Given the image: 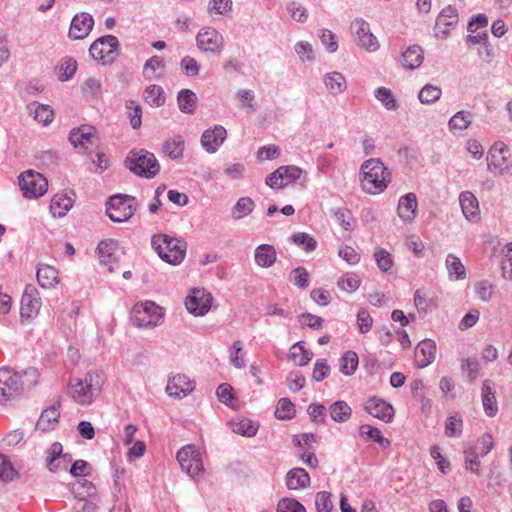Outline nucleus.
<instances>
[{
    "instance_id": "nucleus-20",
    "label": "nucleus",
    "mask_w": 512,
    "mask_h": 512,
    "mask_svg": "<svg viewBox=\"0 0 512 512\" xmlns=\"http://www.w3.org/2000/svg\"><path fill=\"white\" fill-rule=\"evenodd\" d=\"M227 131L221 125L208 129L201 136V144L208 153H215L226 139Z\"/></svg>"
},
{
    "instance_id": "nucleus-43",
    "label": "nucleus",
    "mask_w": 512,
    "mask_h": 512,
    "mask_svg": "<svg viewBox=\"0 0 512 512\" xmlns=\"http://www.w3.org/2000/svg\"><path fill=\"white\" fill-rule=\"evenodd\" d=\"M361 436H365L372 441L378 443L382 448L386 449L390 447L391 441L382 435V432L377 427H373L367 424L361 425L359 428Z\"/></svg>"
},
{
    "instance_id": "nucleus-27",
    "label": "nucleus",
    "mask_w": 512,
    "mask_h": 512,
    "mask_svg": "<svg viewBox=\"0 0 512 512\" xmlns=\"http://www.w3.org/2000/svg\"><path fill=\"white\" fill-rule=\"evenodd\" d=\"M285 480L290 490L304 489L310 485V476L303 468H292L287 472Z\"/></svg>"
},
{
    "instance_id": "nucleus-38",
    "label": "nucleus",
    "mask_w": 512,
    "mask_h": 512,
    "mask_svg": "<svg viewBox=\"0 0 512 512\" xmlns=\"http://www.w3.org/2000/svg\"><path fill=\"white\" fill-rule=\"evenodd\" d=\"M312 357L313 353L306 349L301 341L293 344L290 348L289 358L297 366L307 365L311 361Z\"/></svg>"
},
{
    "instance_id": "nucleus-21",
    "label": "nucleus",
    "mask_w": 512,
    "mask_h": 512,
    "mask_svg": "<svg viewBox=\"0 0 512 512\" xmlns=\"http://www.w3.org/2000/svg\"><path fill=\"white\" fill-rule=\"evenodd\" d=\"M436 343L431 339H424L415 348V362L418 368H425L436 358Z\"/></svg>"
},
{
    "instance_id": "nucleus-52",
    "label": "nucleus",
    "mask_w": 512,
    "mask_h": 512,
    "mask_svg": "<svg viewBox=\"0 0 512 512\" xmlns=\"http://www.w3.org/2000/svg\"><path fill=\"white\" fill-rule=\"evenodd\" d=\"M361 283L360 277L355 273H346L338 279V287L348 293L356 291Z\"/></svg>"
},
{
    "instance_id": "nucleus-16",
    "label": "nucleus",
    "mask_w": 512,
    "mask_h": 512,
    "mask_svg": "<svg viewBox=\"0 0 512 512\" xmlns=\"http://www.w3.org/2000/svg\"><path fill=\"white\" fill-rule=\"evenodd\" d=\"M46 467L50 472L66 470L69 462L72 461L70 453H63V446L60 442H54L47 450Z\"/></svg>"
},
{
    "instance_id": "nucleus-58",
    "label": "nucleus",
    "mask_w": 512,
    "mask_h": 512,
    "mask_svg": "<svg viewBox=\"0 0 512 512\" xmlns=\"http://www.w3.org/2000/svg\"><path fill=\"white\" fill-rule=\"evenodd\" d=\"M277 512H306V509L293 498H283L278 502Z\"/></svg>"
},
{
    "instance_id": "nucleus-17",
    "label": "nucleus",
    "mask_w": 512,
    "mask_h": 512,
    "mask_svg": "<svg viewBox=\"0 0 512 512\" xmlns=\"http://www.w3.org/2000/svg\"><path fill=\"white\" fill-rule=\"evenodd\" d=\"M364 410L371 416L378 418L385 423L392 422L395 414L394 408L391 404L376 397H372L365 402Z\"/></svg>"
},
{
    "instance_id": "nucleus-26",
    "label": "nucleus",
    "mask_w": 512,
    "mask_h": 512,
    "mask_svg": "<svg viewBox=\"0 0 512 512\" xmlns=\"http://www.w3.org/2000/svg\"><path fill=\"white\" fill-rule=\"evenodd\" d=\"M74 198L68 193H57L53 196L50 203V212L53 217H63L72 208Z\"/></svg>"
},
{
    "instance_id": "nucleus-10",
    "label": "nucleus",
    "mask_w": 512,
    "mask_h": 512,
    "mask_svg": "<svg viewBox=\"0 0 512 512\" xmlns=\"http://www.w3.org/2000/svg\"><path fill=\"white\" fill-rule=\"evenodd\" d=\"M19 187L26 198H38L47 191V179L40 173L27 170L19 176Z\"/></svg>"
},
{
    "instance_id": "nucleus-25",
    "label": "nucleus",
    "mask_w": 512,
    "mask_h": 512,
    "mask_svg": "<svg viewBox=\"0 0 512 512\" xmlns=\"http://www.w3.org/2000/svg\"><path fill=\"white\" fill-rule=\"evenodd\" d=\"M481 390L484 412L488 417H494L498 413L494 383L489 379L484 380Z\"/></svg>"
},
{
    "instance_id": "nucleus-30",
    "label": "nucleus",
    "mask_w": 512,
    "mask_h": 512,
    "mask_svg": "<svg viewBox=\"0 0 512 512\" xmlns=\"http://www.w3.org/2000/svg\"><path fill=\"white\" fill-rule=\"evenodd\" d=\"M424 60V53L419 45L408 47L402 54V65L406 69L414 70L418 68Z\"/></svg>"
},
{
    "instance_id": "nucleus-51",
    "label": "nucleus",
    "mask_w": 512,
    "mask_h": 512,
    "mask_svg": "<svg viewBox=\"0 0 512 512\" xmlns=\"http://www.w3.org/2000/svg\"><path fill=\"white\" fill-rule=\"evenodd\" d=\"M295 412V405L288 398H281L277 403L275 416L280 420H289L294 417Z\"/></svg>"
},
{
    "instance_id": "nucleus-35",
    "label": "nucleus",
    "mask_w": 512,
    "mask_h": 512,
    "mask_svg": "<svg viewBox=\"0 0 512 512\" xmlns=\"http://www.w3.org/2000/svg\"><path fill=\"white\" fill-rule=\"evenodd\" d=\"M324 84L333 95L341 94L347 88L345 77L339 72H330L325 74Z\"/></svg>"
},
{
    "instance_id": "nucleus-45",
    "label": "nucleus",
    "mask_w": 512,
    "mask_h": 512,
    "mask_svg": "<svg viewBox=\"0 0 512 512\" xmlns=\"http://www.w3.org/2000/svg\"><path fill=\"white\" fill-rule=\"evenodd\" d=\"M58 79L62 82L71 79L77 70V62L72 57L63 58L57 67Z\"/></svg>"
},
{
    "instance_id": "nucleus-9",
    "label": "nucleus",
    "mask_w": 512,
    "mask_h": 512,
    "mask_svg": "<svg viewBox=\"0 0 512 512\" xmlns=\"http://www.w3.org/2000/svg\"><path fill=\"white\" fill-rule=\"evenodd\" d=\"M177 461L181 469L193 479H198L204 473L201 454L194 445H186L177 452Z\"/></svg>"
},
{
    "instance_id": "nucleus-11",
    "label": "nucleus",
    "mask_w": 512,
    "mask_h": 512,
    "mask_svg": "<svg viewBox=\"0 0 512 512\" xmlns=\"http://www.w3.org/2000/svg\"><path fill=\"white\" fill-rule=\"evenodd\" d=\"M350 31L356 44L368 52L379 49L377 38L371 32L370 25L362 18H356L351 22Z\"/></svg>"
},
{
    "instance_id": "nucleus-60",
    "label": "nucleus",
    "mask_w": 512,
    "mask_h": 512,
    "mask_svg": "<svg viewBox=\"0 0 512 512\" xmlns=\"http://www.w3.org/2000/svg\"><path fill=\"white\" fill-rule=\"evenodd\" d=\"M183 73L188 77H195L199 74L200 64L190 56H185L180 62Z\"/></svg>"
},
{
    "instance_id": "nucleus-19",
    "label": "nucleus",
    "mask_w": 512,
    "mask_h": 512,
    "mask_svg": "<svg viewBox=\"0 0 512 512\" xmlns=\"http://www.w3.org/2000/svg\"><path fill=\"white\" fill-rule=\"evenodd\" d=\"M97 255L102 264L109 267V271H113L112 265L117 263L120 258L118 243L114 239H105L99 242Z\"/></svg>"
},
{
    "instance_id": "nucleus-32",
    "label": "nucleus",
    "mask_w": 512,
    "mask_h": 512,
    "mask_svg": "<svg viewBox=\"0 0 512 512\" xmlns=\"http://www.w3.org/2000/svg\"><path fill=\"white\" fill-rule=\"evenodd\" d=\"M177 104L182 113L193 114L197 105V96L190 89H182L178 92Z\"/></svg>"
},
{
    "instance_id": "nucleus-22",
    "label": "nucleus",
    "mask_w": 512,
    "mask_h": 512,
    "mask_svg": "<svg viewBox=\"0 0 512 512\" xmlns=\"http://www.w3.org/2000/svg\"><path fill=\"white\" fill-rule=\"evenodd\" d=\"M194 390V384L187 381L186 376H174L166 387V392L170 397L181 399L189 395Z\"/></svg>"
},
{
    "instance_id": "nucleus-3",
    "label": "nucleus",
    "mask_w": 512,
    "mask_h": 512,
    "mask_svg": "<svg viewBox=\"0 0 512 512\" xmlns=\"http://www.w3.org/2000/svg\"><path fill=\"white\" fill-rule=\"evenodd\" d=\"M361 186L364 192L378 194L391 182V173L379 158H370L360 167Z\"/></svg>"
},
{
    "instance_id": "nucleus-41",
    "label": "nucleus",
    "mask_w": 512,
    "mask_h": 512,
    "mask_svg": "<svg viewBox=\"0 0 512 512\" xmlns=\"http://www.w3.org/2000/svg\"><path fill=\"white\" fill-rule=\"evenodd\" d=\"M143 96L150 106L160 107L165 103L164 90L159 85L151 84L147 86Z\"/></svg>"
},
{
    "instance_id": "nucleus-46",
    "label": "nucleus",
    "mask_w": 512,
    "mask_h": 512,
    "mask_svg": "<svg viewBox=\"0 0 512 512\" xmlns=\"http://www.w3.org/2000/svg\"><path fill=\"white\" fill-rule=\"evenodd\" d=\"M463 430V419L455 413L450 415L445 421V435L449 438L460 437Z\"/></svg>"
},
{
    "instance_id": "nucleus-18",
    "label": "nucleus",
    "mask_w": 512,
    "mask_h": 512,
    "mask_svg": "<svg viewBox=\"0 0 512 512\" xmlns=\"http://www.w3.org/2000/svg\"><path fill=\"white\" fill-rule=\"evenodd\" d=\"M210 294H205L204 291L194 290L192 294L188 295L185 300V306L189 313L195 316L205 315L211 306Z\"/></svg>"
},
{
    "instance_id": "nucleus-5",
    "label": "nucleus",
    "mask_w": 512,
    "mask_h": 512,
    "mask_svg": "<svg viewBox=\"0 0 512 512\" xmlns=\"http://www.w3.org/2000/svg\"><path fill=\"white\" fill-rule=\"evenodd\" d=\"M126 167L135 175L152 179L160 170V165L153 153L148 151H131L125 159Z\"/></svg>"
},
{
    "instance_id": "nucleus-15",
    "label": "nucleus",
    "mask_w": 512,
    "mask_h": 512,
    "mask_svg": "<svg viewBox=\"0 0 512 512\" xmlns=\"http://www.w3.org/2000/svg\"><path fill=\"white\" fill-rule=\"evenodd\" d=\"M459 15L455 7L448 5L441 10L436 18L434 27L435 36L438 38H445L450 32V28L458 24Z\"/></svg>"
},
{
    "instance_id": "nucleus-6",
    "label": "nucleus",
    "mask_w": 512,
    "mask_h": 512,
    "mask_svg": "<svg viewBox=\"0 0 512 512\" xmlns=\"http://www.w3.org/2000/svg\"><path fill=\"white\" fill-rule=\"evenodd\" d=\"M138 207L136 197L127 194H115L106 202V214L113 222H125L129 220Z\"/></svg>"
},
{
    "instance_id": "nucleus-14",
    "label": "nucleus",
    "mask_w": 512,
    "mask_h": 512,
    "mask_svg": "<svg viewBox=\"0 0 512 512\" xmlns=\"http://www.w3.org/2000/svg\"><path fill=\"white\" fill-rule=\"evenodd\" d=\"M94 27V19L91 14L87 12H80L73 16L69 31L68 38L71 40L85 39Z\"/></svg>"
},
{
    "instance_id": "nucleus-28",
    "label": "nucleus",
    "mask_w": 512,
    "mask_h": 512,
    "mask_svg": "<svg viewBox=\"0 0 512 512\" xmlns=\"http://www.w3.org/2000/svg\"><path fill=\"white\" fill-rule=\"evenodd\" d=\"M93 138L94 128L89 126L74 128L69 133V141L75 148H86L88 144H92Z\"/></svg>"
},
{
    "instance_id": "nucleus-24",
    "label": "nucleus",
    "mask_w": 512,
    "mask_h": 512,
    "mask_svg": "<svg viewBox=\"0 0 512 512\" xmlns=\"http://www.w3.org/2000/svg\"><path fill=\"white\" fill-rule=\"evenodd\" d=\"M459 202L465 218L470 222L480 219V211L477 198L470 192L464 191L459 195Z\"/></svg>"
},
{
    "instance_id": "nucleus-4",
    "label": "nucleus",
    "mask_w": 512,
    "mask_h": 512,
    "mask_svg": "<svg viewBox=\"0 0 512 512\" xmlns=\"http://www.w3.org/2000/svg\"><path fill=\"white\" fill-rule=\"evenodd\" d=\"M151 245L158 256L168 264L179 265L186 255V242L167 234H155Z\"/></svg>"
},
{
    "instance_id": "nucleus-48",
    "label": "nucleus",
    "mask_w": 512,
    "mask_h": 512,
    "mask_svg": "<svg viewBox=\"0 0 512 512\" xmlns=\"http://www.w3.org/2000/svg\"><path fill=\"white\" fill-rule=\"evenodd\" d=\"M445 264L450 277L453 275H455L456 279H464L466 277V269L459 257L454 254H448Z\"/></svg>"
},
{
    "instance_id": "nucleus-49",
    "label": "nucleus",
    "mask_w": 512,
    "mask_h": 512,
    "mask_svg": "<svg viewBox=\"0 0 512 512\" xmlns=\"http://www.w3.org/2000/svg\"><path fill=\"white\" fill-rule=\"evenodd\" d=\"M290 241L298 247H301L306 252H312L317 247V241L315 238L305 232L294 233L290 237Z\"/></svg>"
},
{
    "instance_id": "nucleus-64",
    "label": "nucleus",
    "mask_w": 512,
    "mask_h": 512,
    "mask_svg": "<svg viewBox=\"0 0 512 512\" xmlns=\"http://www.w3.org/2000/svg\"><path fill=\"white\" fill-rule=\"evenodd\" d=\"M475 292L480 300L488 302L493 295V285L488 280H481L476 283Z\"/></svg>"
},
{
    "instance_id": "nucleus-50",
    "label": "nucleus",
    "mask_w": 512,
    "mask_h": 512,
    "mask_svg": "<svg viewBox=\"0 0 512 512\" xmlns=\"http://www.w3.org/2000/svg\"><path fill=\"white\" fill-rule=\"evenodd\" d=\"M442 90L440 87L426 84L419 92L418 98L422 104H432L440 99Z\"/></svg>"
},
{
    "instance_id": "nucleus-29",
    "label": "nucleus",
    "mask_w": 512,
    "mask_h": 512,
    "mask_svg": "<svg viewBox=\"0 0 512 512\" xmlns=\"http://www.w3.org/2000/svg\"><path fill=\"white\" fill-rule=\"evenodd\" d=\"M254 257L258 266L269 268L275 263L277 254L272 245L261 244L256 247Z\"/></svg>"
},
{
    "instance_id": "nucleus-7",
    "label": "nucleus",
    "mask_w": 512,
    "mask_h": 512,
    "mask_svg": "<svg viewBox=\"0 0 512 512\" xmlns=\"http://www.w3.org/2000/svg\"><path fill=\"white\" fill-rule=\"evenodd\" d=\"M119 40L114 35H105L96 39L89 48L90 56L103 65L112 64L119 55Z\"/></svg>"
},
{
    "instance_id": "nucleus-44",
    "label": "nucleus",
    "mask_w": 512,
    "mask_h": 512,
    "mask_svg": "<svg viewBox=\"0 0 512 512\" xmlns=\"http://www.w3.org/2000/svg\"><path fill=\"white\" fill-rule=\"evenodd\" d=\"M358 363L357 353L349 350L340 358V372L346 376H351L356 371Z\"/></svg>"
},
{
    "instance_id": "nucleus-53",
    "label": "nucleus",
    "mask_w": 512,
    "mask_h": 512,
    "mask_svg": "<svg viewBox=\"0 0 512 512\" xmlns=\"http://www.w3.org/2000/svg\"><path fill=\"white\" fill-rule=\"evenodd\" d=\"M374 95L387 110L393 111L398 108V103L390 89L386 87H379L375 90Z\"/></svg>"
},
{
    "instance_id": "nucleus-62",
    "label": "nucleus",
    "mask_w": 512,
    "mask_h": 512,
    "mask_svg": "<svg viewBox=\"0 0 512 512\" xmlns=\"http://www.w3.org/2000/svg\"><path fill=\"white\" fill-rule=\"evenodd\" d=\"M461 369L467 372L469 382L473 383L479 374V362L474 358H465L462 360Z\"/></svg>"
},
{
    "instance_id": "nucleus-63",
    "label": "nucleus",
    "mask_w": 512,
    "mask_h": 512,
    "mask_svg": "<svg viewBox=\"0 0 512 512\" xmlns=\"http://www.w3.org/2000/svg\"><path fill=\"white\" fill-rule=\"evenodd\" d=\"M315 506L317 512H331L333 508L331 494L327 491L318 492L315 497Z\"/></svg>"
},
{
    "instance_id": "nucleus-59",
    "label": "nucleus",
    "mask_w": 512,
    "mask_h": 512,
    "mask_svg": "<svg viewBox=\"0 0 512 512\" xmlns=\"http://www.w3.org/2000/svg\"><path fill=\"white\" fill-rule=\"evenodd\" d=\"M333 216L337 223L346 231L351 230L352 213L347 208H338L333 212Z\"/></svg>"
},
{
    "instance_id": "nucleus-56",
    "label": "nucleus",
    "mask_w": 512,
    "mask_h": 512,
    "mask_svg": "<svg viewBox=\"0 0 512 512\" xmlns=\"http://www.w3.org/2000/svg\"><path fill=\"white\" fill-rule=\"evenodd\" d=\"M494 441L490 434H484L478 438L474 446L469 447V450H474L479 456L487 455L493 448Z\"/></svg>"
},
{
    "instance_id": "nucleus-40",
    "label": "nucleus",
    "mask_w": 512,
    "mask_h": 512,
    "mask_svg": "<svg viewBox=\"0 0 512 512\" xmlns=\"http://www.w3.org/2000/svg\"><path fill=\"white\" fill-rule=\"evenodd\" d=\"M59 417L60 412L58 408L55 405H52L42 412L37 421L36 428L41 431H48L52 429L54 423L58 421Z\"/></svg>"
},
{
    "instance_id": "nucleus-2",
    "label": "nucleus",
    "mask_w": 512,
    "mask_h": 512,
    "mask_svg": "<svg viewBox=\"0 0 512 512\" xmlns=\"http://www.w3.org/2000/svg\"><path fill=\"white\" fill-rule=\"evenodd\" d=\"M104 384L102 373L96 371L87 372L84 378H73L68 383V394L82 406H88L94 402L101 392Z\"/></svg>"
},
{
    "instance_id": "nucleus-8",
    "label": "nucleus",
    "mask_w": 512,
    "mask_h": 512,
    "mask_svg": "<svg viewBox=\"0 0 512 512\" xmlns=\"http://www.w3.org/2000/svg\"><path fill=\"white\" fill-rule=\"evenodd\" d=\"M131 320L137 327H156L163 321L162 308L152 301L135 305L131 312Z\"/></svg>"
},
{
    "instance_id": "nucleus-34",
    "label": "nucleus",
    "mask_w": 512,
    "mask_h": 512,
    "mask_svg": "<svg viewBox=\"0 0 512 512\" xmlns=\"http://www.w3.org/2000/svg\"><path fill=\"white\" fill-rule=\"evenodd\" d=\"M185 142L181 136L168 139L163 144V152L171 160L183 158Z\"/></svg>"
},
{
    "instance_id": "nucleus-33",
    "label": "nucleus",
    "mask_w": 512,
    "mask_h": 512,
    "mask_svg": "<svg viewBox=\"0 0 512 512\" xmlns=\"http://www.w3.org/2000/svg\"><path fill=\"white\" fill-rule=\"evenodd\" d=\"M37 281L42 288H51L58 283V271L50 265H41L37 269Z\"/></svg>"
},
{
    "instance_id": "nucleus-23",
    "label": "nucleus",
    "mask_w": 512,
    "mask_h": 512,
    "mask_svg": "<svg viewBox=\"0 0 512 512\" xmlns=\"http://www.w3.org/2000/svg\"><path fill=\"white\" fill-rule=\"evenodd\" d=\"M398 216L404 222H412L417 212V197L413 192H409L400 197L397 207Z\"/></svg>"
},
{
    "instance_id": "nucleus-39",
    "label": "nucleus",
    "mask_w": 512,
    "mask_h": 512,
    "mask_svg": "<svg viewBox=\"0 0 512 512\" xmlns=\"http://www.w3.org/2000/svg\"><path fill=\"white\" fill-rule=\"evenodd\" d=\"M255 208V202L250 197H241L237 200L231 209V217L234 220H240L250 215Z\"/></svg>"
},
{
    "instance_id": "nucleus-36",
    "label": "nucleus",
    "mask_w": 512,
    "mask_h": 512,
    "mask_svg": "<svg viewBox=\"0 0 512 512\" xmlns=\"http://www.w3.org/2000/svg\"><path fill=\"white\" fill-rule=\"evenodd\" d=\"M72 493L74 494L75 498L83 501L87 498L94 497L97 493V489L95 485L88 479L79 478L72 486Z\"/></svg>"
},
{
    "instance_id": "nucleus-57",
    "label": "nucleus",
    "mask_w": 512,
    "mask_h": 512,
    "mask_svg": "<svg viewBox=\"0 0 512 512\" xmlns=\"http://www.w3.org/2000/svg\"><path fill=\"white\" fill-rule=\"evenodd\" d=\"M290 281L300 289H305L309 285V274L304 267H297L290 274Z\"/></svg>"
},
{
    "instance_id": "nucleus-42",
    "label": "nucleus",
    "mask_w": 512,
    "mask_h": 512,
    "mask_svg": "<svg viewBox=\"0 0 512 512\" xmlns=\"http://www.w3.org/2000/svg\"><path fill=\"white\" fill-rule=\"evenodd\" d=\"M472 114L468 111H459L455 113L449 120L448 126L452 133L463 131L471 124Z\"/></svg>"
},
{
    "instance_id": "nucleus-54",
    "label": "nucleus",
    "mask_w": 512,
    "mask_h": 512,
    "mask_svg": "<svg viewBox=\"0 0 512 512\" xmlns=\"http://www.w3.org/2000/svg\"><path fill=\"white\" fill-rule=\"evenodd\" d=\"M127 115L130 119V124L133 129H138L141 126L142 109L138 102L128 100L126 102Z\"/></svg>"
},
{
    "instance_id": "nucleus-31",
    "label": "nucleus",
    "mask_w": 512,
    "mask_h": 512,
    "mask_svg": "<svg viewBox=\"0 0 512 512\" xmlns=\"http://www.w3.org/2000/svg\"><path fill=\"white\" fill-rule=\"evenodd\" d=\"M165 63L160 56L148 59L143 67V75L146 80L159 79L163 75Z\"/></svg>"
},
{
    "instance_id": "nucleus-47",
    "label": "nucleus",
    "mask_w": 512,
    "mask_h": 512,
    "mask_svg": "<svg viewBox=\"0 0 512 512\" xmlns=\"http://www.w3.org/2000/svg\"><path fill=\"white\" fill-rule=\"evenodd\" d=\"M231 430L242 436L253 437L258 431V425L250 419H241L237 422L231 423Z\"/></svg>"
},
{
    "instance_id": "nucleus-61",
    "label": "nucleus",
    "mask_w": 512,
    "mask_h": 512,
    "mask_svg": "<svg viewBox=\"0 0 512 512\" xmlns=\"http://www.w3.org/2000/svg\"><path fill=\"white\" fill-rule=\"evenodd\" d=\"M373 318L365 308H361L357 313V326L361 334H366L371 330Z\"/></svg>"
},
{
    "instance_id": "nucleus-12",
    "label": "nucleus",
    "mask_w": 512,
    "mask_h": 512,
    "mask_svg": "<svg viewBox=\"0 0 512 512\" xmlns=\"http://www.w3.org/2000/svg\"><path fill=\"white\" fill-rule=\"evenodd\" d=\"M196 45L202 52L219 55L225 46V41L220 32L208 26L198 31Z\"/></svg>"
},
{
    "instance_id": "nucleus-1",
    "label": "nucleus",
    "mask_w": 512,
    "mask_h": 512,
    "mask_svg": "<svg viewBox=\"0 0 512 512\" xmlns=\"http://www.w3.org/2000/svg\"><path fill=\"white\" fill-rule=\"evenodd\" d=\"M38 371L28 368L21 372L8 367L0 368V397L9 400L30 389L37 383Z\"/></svg>"
},
{
    "instance_id": "nucleus-55",
    "label": "nucleus",
    "mask_w": 512,
    "mask_h": 512,
    "mask_svg": "<svg viewBox=\"0 0 512 512\" xmlns=\"http://www.w3.org/2000/svg\"><path fill=\"white\" fill-rule=\"evenodd\" d=\"M374 258L376 260L378 268L382 272L386 273L391 270L393 266V257L384 248L376 249V251L374 252Z\"/></svg>"
},
{
    "instance_id": "nucleus-37",
    "label": "nucleus",
    "mask_w": 512,
    "mask_h": 512,
    "mask_svg": "<svg viewBox=\"0 0 512 512\" xmlns=\"http://www.w3.org/2000/svg\"><path fill=\"white\" fill-rule=\"evenodd\" d=\"M330 417L338 423L347 422L352 415V408L343 400H338L329 406Z\"/></svg>"
},
{
    "instance_id": "nucleus-13",
    "label": "nucleus",
    "mask_w": 512,
    "mask_h": 512,
    "mask_svg": "<svg viewBox=\"0 0 512 512\" xmlns=\"http://www.w3.org/2000/svg\"><path fill=\"white\" fill-rule=\"evenodd\" d=\"M41 307L38 290L33 285H27L21 298L20 316L22 322L36 316Z\"/></svg>"
}]
</instances>
